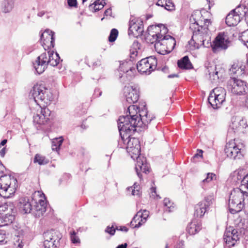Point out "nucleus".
I'll return each mask as SVG.
<instances>
[{
  "mask_svg": "<svg viewBox=\"0 0 248 248\" xmlns=\"http://www.w3.org/2000/svg\"><path fill=\"white\" fill-rule=\"evenodd\" d=\"M214 178H216V175L215 174L213 173H208L206 177L202 180V183L203 184L209 183Z\"/></svg>",
  "mask_w": 248,
  "mask_h": 248,
  "instance_id": "5fc2aeb1",
  "label": "nucleus"
},
{
  "mask_svg": "<svg viewBox=\"0 0 248 248\" xmlns=\"http://www.w3.org/2000/svg\"><path fill=\"white\" fill-rule=\"evenodd\" d=\"M14 7L13 0H5L3 3L2 9L3 12L6 13L10 12Z\"/></svg>",
  "mask_w": 248,
  "mask_h": 248,
  "instance_id": "4c0bfd02",
  "label": "nucleus"
},
{
  "mask_svg": "<svg viewBox=\"0 0 248 248\" xmlns=\"http://www.w3.org/2000/svg\"><path fill=\"white\" fill-rule=\"evenodd\" d=\"M118 35V31L116 29H113L111 30L110 34L108 36V41L110 42H114Z\"/></svg>",
  "mask_w": 248,
  "mask_h": 248,
  "instance_id": "37998d69",
  "label": "nucleus"
},
{
  "mask_svg": "<svg viewBox=\"0 0 248 248\" xmlns=\"http://www.w3.org/2000/svg\"><path fill=\"white\" fill-rule=\"evenodd\" d=\"M105 4H106V3L104 1L103 2V0L100 1V0H97L89 6V8L90 9H93L94 12H96L102 9Z\"/></svg>",
  "mask_w": 248,
  "mask_h": 248,
  "instance_id": "58836bf2",
  "label": "nucleus"
},
{
  "mask_svg": "<svg viewBox=\"0 0 248 248\" xmlns=\"http://www.w3.org/2000/svg\"><path fill=\"white\" fill-rule=\"evenodd\" d=\"M150 197L155 199H161V197L157 194L156 191V187L152 186V187L150 188Z\"/></svg>",
  "mask_w": 248,
  "mask_h": 248,
  "instance_id": "864d4df0",
  "label": "nucleus"
},
{
  "mask_svg": "<svg viewBox=\"0 0 248 248\" xmlns=\"http://www.w3.org/2000/svg\"><path fill=\"white\" fill-rule=\"evenodd\" d=\"M12 210L11 208H9L6 204L0 205V215L5 214L7 213H10Z\"/></svg>",
  "mask_w": 248,
  "mask_h": 248,
  "instance_id": "09e8293b",
  "label": "nucleus"
},
{
  "mask_svg": "<svg viewBox=\"0 0 248 248\" xmlns=\"http://www.w3.org/2000/svg\"><path fill=\"white\" fill-rule=\"evenodd\" d=\"M177 64L179 68L184 69H189L192 67L187 56H185L179 60L177 62Z\"/></svg>",
  "mask_w": 248,
  "mask_h": 248,
  "instance_id": "7c9ffc66",
  "label": "nucleus"
},
{
  "mask_svg": "<svg viewBox=\"0 0 248 248\" xmlns=\"http://www.w3.org/2000/svg\"><path fill=\"white\" fill-rule=\"evenodd\" d=\"M60 58L59 54L54 51H48L42 53L38 56L37 60L33 63V67L38 74L43 73L46 68L48 64L55 66L60 62Z\"/></svg>",
  "mask_w": 248,
  "mask_h": 248,
  "instance_id": "39448f33",
  "label": "nucleus"
},
{
  "mask_svg": "<svg viewBox=\"0 0 248 248\" xmlns=\"http://www.w3.org/2000/svg\"><path fill=\"white\" fill-rule=\"evenodd\" d=\"M173 203L168 198H165L163 201L164 210L165 212H170L174 209Z\"/></svg>",
  "mask_w": 248,
  "mask_h": 248,
  "instance_id": "e433bc0d",
  "label": "nucleus"
},
{
  "mask_svg": "<svg viewBox=\"0 0 248 248\" xmlns=\"http://www.w3.org/2000/svg\"><path fill=\"white\" fill-rule=\"evenodd\" d=\"M6 149L5 147H3L0 150V155L1 157H3L4 156V155L6 154Z\"/></svg>",
  "mask_w": 248,
  "mask_h": 248,
  "instance_id": "338daca9",
  "label": "nucleus"
},
{
  "mask_svg": "<svg viewBox=\"0 0 248 248\" xmlns=\"http://www.w3.org/2000/svg\"><path fill=\"white\" fill-rule=\"evenodd\" d=\"M244 145L236 144L233 141L228 142L224 149L226 155L233 159H240L243 156Z\"/></svg>",
  "mask_w": 248,
  "mask_h": 248,
  "instance_id": "f8f14e48",
  "label": "nucleus"
},
{
  "mask_svg": "<svg viewBox=\"0 0 248 248\" xmlns=\"http://www.w3.org/2000/svg\"><path fill=\"white\" fill-rule=\"evenodd\" d=\"M232 11L237 15L240 16V17L242 19L246 16L248 8L245 5L240 4Z\"/></svg>",
  "mask_w": 248,
  "mask_h": 248,
  "instance_id": "2f4dec72",
  "label": "nucleus"
},
{
  "mask_svg": "<svg viewBox=\"0 0 248 248\" xmlns=\"http://www.w3.org/2000/svg\"><path fill=\"white\" fill-rule=\"evenodd\" d=\"M15 220V216L10 213L0 215V227L8 226Z\"/></svg>",
  "mask_w": 248,
  "mask_h": 248,
  "instance_id": "c756f323",
  "label": "nucleus"
},
{
  "mask_svg": "<svg viewBox=\"0 0 248 248\" xmlns=\"http://www.w3.org/2000/svg\"><path fill=\"white\" fill-rule=\"evenodd\" d=\"M230 72L231 75H236L237 77L246 74L247 71L244 62L239 61L234 62L230 69Z\"/></svg>",
  "mask_w": 248,
  "mask_h": 248,
  "instance_id": "b1692460",
  "label": "nucleus"
},
{
  "mask_svg": "<svg viewBox=\"0 0 248 248\" xmlns=\"http://www.w3.org/2000/svg\"><path fill=\"white\" fill-rule=\"evenodd\" d=\"M139 117H142V115H146L148 114L147 111V108L146 105L144 104H141V107L139 106Z\"/></svg>",
  "mask_w": 248,
  "mask_h": 248,
  "instance_id": "c03bdc74",
  "label": "nucleus"
},
{
  "mask_svg": "<svg viewBox=\"0 0 248 248\" xmlns=\"http://www.w3.org/2000/svg\"><path fill=\"white\" fill-rule=\"evenodd\" d=\"M14 245L16 248H23L24 244L22 242V239L18 236H16L14 238Z\"/></svg>",
  "mask_w": 248,
  "mask_h": 248,
  "instance_id": "a18cd8bd",
  "label": "nucleus"
},
{
  "mask_svg": "<svg viewBox=\"0 0 248 248\" xmlns=\"http://www.w3.org/2000/svg\"><path fill=\"white\" fill-rule=\"evenodd\" d=\"M243 170H239L236 173L237 180L241 181V185L236 188L241 190V191L245 193L246 197H248V173L243 176Z\"/></svg>",
  "mask_w": 248,
  "mask_h": 248,
  "instance_id": "393cba45",
  "label": "nucleus"
},
{
  "mask_svg": "<svg viewBox=\"0 0 248 248\" xmlns=\"http://www.w3.org/2000/svg\"><path fill=\"white\" fill-rule=\"evenodd\" d=\"M135 131H131L129 133V136H126L124 134V139L121 137V141L125 144V148L127 153L133 159H137L135 170L137 174L140 179L142 178L140 171L145 174L149 172V165L147 163L146 157L140 156V145L139 139L135 138H130L132 133Z\"/></svg>",
  "mask_w": 248,
  "mask_h": 248,
  "instance_id": "f257e3e1",
  "label": "nucleus"
},
{
  "mask_svg": "<svg viewBox=\"0 0 248 248\" xmlns=\"http://www.w3.org/2000/svg\"><path fill=\"white\" fill-rule=\"evenodd\" d=\"M119 71L120 72H123L126 75L131 76L134 74L135 69L132 66L131 62H124L120 63ZM122 77L123 75L120 73V78H122Z\"/></svg>",
  "mask_w": 248,
  "mask_h": 248,
  "instance_id": "a878e982",
  "label": "nucleus"
},
{
  "mask_svg": "<svg viewBox=\"0 0 248 248\" xmlns=\"http://www.w3.org/2000/svg\"><path fill=\"white\" fill-rule=\"evenodd\" d=\"M124 95L128 103L133 104L138 100L139 93L136 88L132 86H125L124 88Z\"/></svg>",
  "mask_w": 248,
  "mask_h": 248,
  "instance_id": "412c9836",
  "label": "nucleus"
},
{
  "mask_svg": "<svg viewBox=\"0 0 248 248\" xmlns=\"http://www.w3.org/2000/svg\"><path fill=\"white\" fill-rule=\"evenodd\" d=\"M167 32V28L163 25L150 26L147 29L146 41L150 44H154L155 47L157 43H160L162 37Z\"/></svg>",
  "mask_w": 248,
  "mask_h": 248,
  "instance_id": "6e6552de",
  "label": "nucleus"
},
{
  "mask_svg": "<svg viewBox=\"0 0 248 248\" xmlns=\"http://www.w3.org/2000/svg\"><path fill=\"white\" fill-rule=\"evenodd\" d=\"M70 238L73 244H77L80 243V239L79 237L77 235V232L73 231L70 232Z\"/></svg>",
  "mask_w": 248,
  "mask_h": 248,
  "instance_id": "8fccbe9b",
  "label": "nucleus"
},
{
  "mask_svg": "<svg viewBox=\"0 0 248 248\" xmlns=\"http://www.w3.org/2000/svg\"><path fill=\"white\" fill-rule=\"evenodd\" d=\"M214 201V196L211 194L204 197V199L195 206L194 216L201 217L208 210Z\"/></svg>",
  "mask_w": 248,
  "mask_h": 248,
  "instance_id": "dca6fc26",
  "label": "nucleus"
},
{
  "mask_svg": "<svg viewBox=\"0 0 248 248\" xmlns=\"http://www.w3.org/2000/svg\"><path fill=\"white\" fill-rule=\"evenodd\" d=\"M241 18L232 10L227 16L226 23L229 26H234L240 21Z\"/></svg>",
  "mask_w": 248,
  "mask_h": 248,
  "instance_id": "cd10ccee",
  "label": "nucleus"
},
{
  "mask_svg": "<svg viewBox=\"0 0 248 248\" xmlns=\"http://www.w3.org/2000/svg\"><path fill=\"white\" fill-rule=\"evenodd\" d=\"M6 238V235L5 231L0 230V245H5L7 243Z\"/></svg>",
  "mask_w": 248,
  "mask_h": 248,
  "instance_id": "603ef678",
  "label": "nucleus"
},
{
  "mask_svg": "<svg viewBox=\"0 0 248 248\" xmlns=\"http://www.w3.org/2000/svg\"><path fill=\"white\" fill-rule=\"evenodd\" d=\"M30 93L34 101L40 106L38 101L45 106L49 105L54 100V96L50 89L43 83H37L33 86Z\"/></svg>",
  "mask_w": 248,
  "mask_h": 248,
  "instance_id": "7ed1b4c3",
  "label": "nucleus"
},
{
  "mask_svg": "<svg viewBox=\"0 0 248 248\" xmlns=\"http://www.w3.org/2000/svg\"><path fill=\"white\" fill-rule=\"evenodd\" d=\"M17 187V180L10 176H3L0 178V196L9 198L14 194Z\"/></svg>",
  "mask_w": 248,
  "mask_h": 248,
  "instance_id": "0eeeda50",
  "label": "nucleus"
},
{
  "mask_svg": "<svg viewBox=\"0 0 248 248\" xmlns=\"http://www.w3.org/2000/svg\"><path fill=\"white\" fill-rule=\"evenodd\" d=\"M248 126L247 121L239 117L233 116L232 118L229 131L233 133H244V129Z\"/></svg>",
  "mask_w": 248,
  "mask_h": 248,
  "instance_id": "6ab92c4d",
  "label": "nucleus"
},
{
  "mask_svg": "<svg viewBox=\"0 0 248 248\" xmlns=\"http://www.w3.org/2000/svg\"><path fill=\"white\" fill-rule=\"evenodd\" d=\"M226 94V91L223 88L217 87L210 92L208 101L213 108H219L225 100Z\"/></svg>",
  "mask_w": 248,
  "mask_h": 248,
  "instance_id": "9d476101",
  "label": "nucleus"
},
{
  "mask_svg": "<svg viewBox=\"0 0 248 248\" xmlns=\"http://www.w3.org/2000/svg\"><path fill=\"white\" fill-rule=\"evenodd\" d=\"M44 248H56V242L61 239L60 233L55 230H50L44 233Z\"/></svg>",
  "mask_w": 248,
  "mask_h": 248,
  "instance_id": "a211bd4d",
  "label": "nucleus"
},
{
  "mask_svg": "<svg viewBox=\"0 0 248 248\" xmlns=\"http://www.w3.org/2000/svg\"><path fill=\"white\" fill-rule=\"evenodd\" d=\"M241 190L234 188L231 192L229 200V211L235 214L242 211L244 208V197L246 195Z\"/></svg>",
  "mask_w": 248,
  "mask_h": 248,
  "instance_id": "423d86ee",
  "label": "nucleus"
},
{
  "mask_svg": "<svg viewBox=\"0 0 248 248\" xmlns=\"http://www.w3.org/2000/svg\"><path fill=\"white\" fill-rule=\"evenodd\" d=\"M51 111L46 107L40 106V109L37 110V113L33 116V124L37 128L41 125H45L50 120Z\"/></svg>",
  "mask_w": 248,
  "mask_h": 248,
  "instance_id": "4468645a",
  "label": "nucleus"
},
{
  "mask_svg": "<svg viewBox=\"0 0 248 248\" xmlns=\"http://www.w3.org/2000/svg\"><path fill=\"white\" fill-rule=\"evenodd\" d=\"M139 107L136 105H131L127 108L126 116H120L118 122V127L120 135L124 139V134L126 136L131 131H135L137 124H140L142 122H139L138 110Z\"/></svg>",
  "mask_w": 248,
  "mask_h": 248,
  "instance_id": "f03ea898",
  "label": "nucleus"
},
{
  "mask_svg": "<svg viewBox=\"0 0 248 248\" xmlns=\"http://www.w3.org/2000/svg\"><path fill=\"white\" fill-rule=\"evenodd\" d=\"M145 223L143 221H140V216L139 214H136L133 218L132 221L130 222V226L133 228H139Z\"/></svg>",
  "mask_w": 248,
  "mask_h": 248,
  "instance_id": "f704fd0d",
  "label": "nucleus"
},
{
  "mask_svg": "<svg viewBox=\"0 0 248 248\" xmlns=\"http://www.w3.org/2000/svg\"><path fill=\"white\" fill-rule=\"evenodd\" d=\"M239 239V237L237 230L231 227L226 229L224 235L226 247L230 248L234 246Z\"/></svg>",
  "mask_w": 248,
  "mask_h": 248,
  "instance_id": "aec40b11",
  "label": "nucleus"
},
{
  "mask_svg": "<svg viewBox=\"0 0 248 248\" xmlns=\"http://www.w3.org/2000/svg\"><path fill=\"white\" fill-rule=\"evenodd\" d=\"M104 15L106 16H111L112 15L111 9L109 8L107 9L104 12Z\"/></svg>",
  "mask_w": 248,
  "mask_h": 248,
  "instance_id": "0e129e2a",
  "label": "nucleus"
},
{
  "mask_svg": "<svg viewBox=\"0 0 248 248\" xmlns=\"http://www.w3.org/2000/svg\"><path fill=\"white\" fill-rule=\"evenodd\" d=\"M240 40L248 48V29L242 33Z\"/></svg>",
  "mask_w": 248,
  "mask_h": 248,
  "instance_id": "de8ad7c7",
  "label": "nucleus"
},
{
  "mask_svg": "<svg viewBox=\"0 0 248 248\" xmlns=\"http://www.w3.org/2000/svg\"><path fill=\"white\" fill-rule=\"evenodd\" d=\"M67 3L70 7H77V0H67Z\"/></svg>",
  "mask_w": 248,
  "mask_h": 248,
  "instance_id": "6e6d98bb",
  "label": "nucleus"
},
{
  "mask_svg": "<svg viewBox=\"0 0 248 248\" xmlns=\"http://www.w3.org/2000/svg\"><path fill=\"white\" fill-rule=\"evenodd\" d=\"M157 65V60L153 56L143 59L137 64V69L141 74H150L155 69Z\"/></svg>",
  "mask_w": 248,
  "mask_h": 248,
  "instance_id": "ddd939ff",
  "label": "nucleus"
},
{
  "mask_svg": "<svg viewBox=\"0 0 248 248\" xmlns=\"http://www.w3.org/2000/svg\"><path fill=\"white\" fill-rule=\"evenodd\" d=\"M184 246V241L181 240V241H179L177 242V243L176 244V248H183Z\"/></svg>",
  "mask_w": 248,
  "mask_h": 248,
  "instance_id": "e2e57ef3",
  "label": "nucleus"
},
{
  "mask_svg": "<svg viewBox=\"0 0 248 248\" xmlns=\"http://www.w3.org/2000/svg\"><path fill=\"white\" fill-rule=\"evenodd\" d=\"M32 212L36 217H39L46 211V203L45 200L39 199L38 201L33 202Z\"/></svg>",
  "mask_w": 248,
  "mask_h": 248,
  "instance_id": "5701e85b",
  "label": "nucleus"
},
{
  "mask_svg": "<svg viewBox=\"0 0 248 248\" xmlns=\"http://www.w3.org/2000/svg\"><path fill=\"white\" fill-rule=\"evenodd\" d=\"M34 162L37 163L40 165H44L48 163V160L44 156L36 154L34 158Z\"/></svg>",
  "mask_w": 248,
  "mask_h": 248,
  "instance_id": "a19ab883",
  "label": "nucleus"
},
{
  "mask_svg": "<svg viewBox=\"0 0 248 248\" xmlns=\"http://www.w3.org/2000/svg\"><path fill=\"white\" fill-rule=\"evenodd\" d=\"M192 17H193V19L195 20V22H194V23H192V24L190 25V28H191V29H193V28H195V26H196V25H197H197H199V23H198V22L197 21H196V20H195V18H194V15H192Z\"/></svg>",
  "mask_w": 248,
  "mask_h": 248,
  "instance_id": "69168bd1",
  "label": "nucleus"
},
{
  "mask_svg": "<svg viewBox=\"0 0 248 248\" xmlns=\"http://www.w3.org/2000/svg\"><path fill=\"white\" fill-rule=\"evenodd\" d=\"M167 0H158L156 2V5L158 6H160L162 7H165V3L167 2Z\"/></svg>",
  "mask_w": 248,
  "mask_h": 248,
  "instance_id": "bf43d9fd",
  "label": "nucleus"
},
{
  "mask_svg": "<svg viewBox=\"0 0 248 248\" xmlns=\"http://www.w3.org/2000/svg\"><path fill=\"white\" fill-rule=\"evenodd\" d=\"M143 32V24L142 21L139 17L131 16L129 21L128 34H132L137 37L142 34Z\"/></svg>",
  "mask_w": 248,
  "mask_h": 248,
  "instance_id": "f3484780",
  "label": "nucleus"
},
{
  "mask_svg": "<svg viewBox=\"0 0 248 248\" xmlns=\"http://www.w3.org/2000/svg\"><path fill=\"white\" fill-rule=\"evenodd\" d=\"M198 153L196 154L193 156V158L202 157V154L203 151L202 150H198Z\"/></svg>",
  "mask_w": 248,
  "mask_h": 248,
  "instance_id": "680f3d73",
  "label": "nucleus"
},
{
  "mask_svg": "<svg viewBox=\"0 0 248 248\" xmlns=\"http://www.w3.org/2000/svg\"><path fill=\"white\" fill-rule=\"evenodd\" d=\"M40 39L45 49L54 47L55 37L53 31L46 30L41 34Z\"/></svg>",
  "mask_w": 248,
  "mask_h": 248,
  "instance_id": "4be33fe9",
  "label": "nucleus"
},
{
  "mask_svg": "<svg viewBox=\"0 0 248 248\" xmlns=\"http://www.w3.org/2000/svg\"><path fill=\"white\" fill-rule=\"evenodd\" d=\"M230 42L227 33L220 32L216 37L212 44H211L212 50L214 53L226 50L229 46Z\"/></svg>",
  "mask_w": 248,
  "mask_h": 248,
  "instance_id": "2eb2a0df",
  "label": "nucleus"
},
{
  "mask_svg": "<svg viewBox=\"0 0 248 248\" xmlns=\"http://www.w3.org/2000/svg\"><path fill=\"white\" fill-rule=\"evenodd\" d=\"M106 232H108L111 235H113L115 232V229L113 228V227H107L106 229Z\"/></svg>",
  "mask_w": 248,
  "mask_h": 248,
  "instance_id": "4d7b16f0",
  "label": "nucleus"
},
{
  "mask_svg": "<svg viewBox=\"0 0 248 248\" xmlns=\"http://www.w3.org/2000/svg\"><path fill=\"white\" fill-rule=\"evenodd\" d=\"M202 229L201 221L194 219L189 223L186 228V232L190 235H194Z\"/></svg>",
  "mask_w": 248,
  "mask_h": 248,
  "instance_id": "bb28decb",
  "label": "nucleus"
},
{
  "mask_svg": "<svg viewBox=\"0 0 248 248\" xmlns=\"http://www.w3.org/2000/svg\"><path fill=\"white\" fill-rule=\"evenodd\" d=\"M126 247H127V244L125 243L124 244H122V245H119L117 247V248H126Z\"/></svg>",
  "mask_w": 248,
  "mask_h": 248,
  "instance_id": "774afa93",
  "label": "nucleus"
},
{
  "mask_svg": "<svg viewBox=\"0 0 248 248\" xmlns=\"http://www.w3.org/2000/svg\"><path fill=\"white\" fill-rule=\"evenodd\" d=\"M63 142L62 137L54 139L52 141L51 148L53 151H58Z\"/></svg>",
  "mask_w": 248,
  "mask_h": 248,
  "instance_id": "ea45409f",
  "label": "nucleus"
},
{
  "mask_svg": "<svg viewBox=\"0 0 248 248\" xmlns=\"http://www.w3.org/2000/svg\"><path fill=\"white\" fill-rule=\"evenodd\" d=\"M33 201L31 203L28 198H22L20 199L19 202V208L24 213H29L31 211H32Z\"/></svg>",
  "mask_w": 248,
  "mask_h": 248,
  "instance_id": "c85d7f7f",
  "label": "nucleus"
},
{
  "mask_svg": "<svg viewBox=\"0 0 248 248\" xmlns=\"http://www.w3.org/2000/svg\"><path fill=\"white\" fill-rule=\"evenodd\" d=\"M164 8L169 11H173L175 10V5L171 0H167Z\"/></svg>",
  "mask_w": 248,
  "mask_h": 248,
  "instance_id": "3c124183",
  "label": "nucleus"
},
{
  "mask_svg": "<svg viewBox=\"0 0 248 248\" xmlns=\"http://www.w3.org/2000/svg\"><path fill=\"white\" fill-rule=\"evenodd\" d=\"M210 20H204V26H201L196 31H193V35L191 39L189 41L190 45L193 46L195 48L198 49L201 46L208 47L205 45V42L207 41V44H209L210 41V32L208 26L211 24Z\"/></svg>",
  "mask_w": 248,
  "mask_h": 248,
  "instance_id": "20e7f679",
  "label": "nucleus"
},
{
  "mask_svg": "<svg viewBox=\"0 0 248 248\" xmlns=\"http://www.w3.org/2000/svg\"><path fill=\"white\" fill-rule=\"evenodd\" d=\"M14 245L16 248H23L24 244L22 242V239L18 236H16L14 238Z\"/></svg>",
  "mask_w": 248,
  "mask_h": 248,
  "instance_id": "49530a36",
  "label": "nucleus"
},
{
  "mask_svg": "<svg viewBox=\"0 0 248 248\" xmlns=\"http://www.w3.org/2000/svg\"><path fill=\"white\" fill-rule=\"evenodd\" d=\"M208 4V9L210 10L212 6L214 5V0H206Z\"/></svg>",
  "mask_w": 248,
  "mask_h": 248,
  "instance_id": "052dcab7",
  "label": "nucleus"
},
{
  "mask_svg": "<svg viewBox=\"0 0 248 248\" xmlns=\"http://www.w3.org/2000/svg\"><path fill=\"white\" fill-rule=\"evenodd\" d=\"M140 216V221L145 223L149 215V212L146 210H140L137 213Z\"/></svg>",
  "mask_w": 248,
  "mask_h": 248,
  "instance_id": "79ce46f5",
  "label": "nucleus"
},
{
  "mask_svg": "<svg viewBox=\"0 0 248 248\" xmlns=\"http://www.w3.org/2000/svg\"><path fill=\"white\" fill-rule=\"evenodd\" d=\"M102 94V92L99 89L96 88L94 90L93 96L94 98L99 97Z\"/></svg>",
  "mask_w": 248,
  "mask_h": 248,
  "instance_id": "13d9d810",
  "label": "nucleus"
},
{
  "mask_svg": "<svg viewBox=\"0 0 248 248\" xmlns=\"http://www.w3.org/2000/svg\"><path fill=\"white\" fill-rule=\"evenodd\" d=\"M228 90L236 95H241L248 93V85L246 83L236 78H231L227 83Z\"/></svg>",
  "mask_w": 248,
  "mask_h": 248,
  "instance_id": "9b49d317",
  "label": "nucleus"
},
{
  "mask_svg": "<svg viewBox=\"0 0 248 248\" xmlns=\"http://www.w3.org/2000/svg\"><path fill=\"white\" fill-rule=\"evenodd\" d=\"M142 117H139V122H142L140 124H137V127H143L147 125L151 121L155 118L153 116H150L147 114V115H142Z\"/></svg>",
  "mask_w": 248,
  "mask_h": 248,
  "instance_id": "473e14b6",
  "label": "nucleus"
},
{
  "mask_svg": "<svg viewBox=\"0 0 248 248\" xmlns=\"http://www.w3.org/2000/svg\"><path fill=\"white\" fill-rule=\"evenodd\" d=\"M127 190L128 192L131 193L132 195L137 196L139 197H140L141 193L140 186L137 183H135L133 186L128 187Z\"/></svg>",
  "mask_w": 248,
  "mask_h": 248,
  "instance_id": "72a5a7b5",
  "label": "nucleus"
},
{
  "mask_svg": "<svg viewBox=\"0 0 248 248\" xmlns=\"http://www.w3.org/2000/svg\"><path fill=\"white\" fill-rule=\"evenodd\" d=\"M176 41L170 35L164 34L160 43H157L155 46L156 51L161 55L170 53L175 47Z\"/></svg>",
  "mask_w": 248,
  "mask_h": 248,
  "instance_id": "1a4fd4ad",
  "label": "nucleus"
},
{
  "mask_svg": "<svg viewBox=\"0 0 248 248\" xmlns=\"http://www.w3.org/2000/svg\"><path fill=\"white\" fill-rule=\"evenodd\" d=\"M140 47L141 44L138 41H134L130 49V54L131 58H134V56L138 55V51L140 50Z\"/></svg>",
  "mask_w": 248,
  "mask_h": 248,
  "instance_id": "c9c22d12",
  "label": "nucleus"
}]
</instances>
